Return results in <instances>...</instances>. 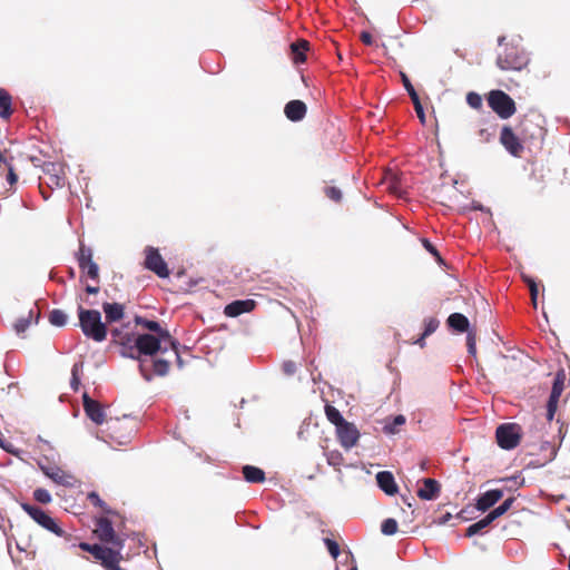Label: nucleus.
I'll return each instance as SVG.
<instances>
[{"instance_id":"obj_1","label":"nucleus","mask_w":570,"mask_h":570,"mask_svg":"<svg viewBox=\"0 0 570 570\" xmlns=\"http://www.w3.org/2000/svg\"><path fill=\"white\" fill-rule=\"evenodd\" d=\"M94 534L101 541V544L81 542L79 548L89 552L104 569L122 570L120 562L124 560L125 539L116 533L111 521L106 517L97 518Z\"/></svg>"},{"instance_id":"obj_2","label":"nucleus","mask_w":570,"mask_h":570,"mask_svg":"<svg viewBox=\"0 0 570 570\" xmlns=\"http://www.w3.org/2000/svg\"><path fill=\"white\" fill-rule=\"evenodd\" d=\"M135 347L139 354L154 356L153 373L165 376L169 372L174 356H170L168 340L154 334H139L135 340Z\"/></svg>"},{"instance_id":"obj_3","label":"nucleus","mask_w":570,"mask_h":570,"mask_svg":"<svg viewBox=\"0 0 570 570\" xmlns=\"http://www.w3.org/2000/svg\"><path fill=\"white\" fill-rule=\"evenodd\" d=\"M79 326L88 338L95 342H102L107 337V326L101 322V314L97 309L78 307Z\"/></svg>"},{"instance_id":"obj_4","label":"nucleus","mask_w":570,"mask_h":570,"mask_svg":"<svg viewBox=\"0 0 570 570\" xmlns=\"http://www.w3.org/2000/svg\"><path fill=\"white\" fill-rule=\"evenodd\" d=\"M528 63L527 53L514 45H507L497 58V66L503 71H520Z\"/></svg>"},{"instance_id":"obj_5","label":"nucleus","mask_w":570,"mask_h":570,"mask_svg":"<svg viewBox=\"0 0 570 570\" xmlns=\"http://www.w3.org/2000/svg\"><path fill=\"white\" fill-rule=\"evenodd\" d=\"M489 107L501 118L509 119L517 111L514 100L502 90H491L487 96Z\"/></svg>"},{"instance_id":"obj_6","label":"nucleus","mask_w":570,"mask_h":570,"mask_svg":"<svg viewBox=\"0 0 570 570\" xmlns=\"http://www.w3.org/2000/svg\"><path fill=\"white\" fill-rule=\"evenodd\" d=\"M135 323L137 325H141L144 328L150 331L154 335H158L165 340H168V344L170 346V356H174L178 367H183V360L178 353V343L173 340L169 332L160 326V324L156 321H150L147 318H144L141 316L135 317Z\"/></svg>"},{"instance_id":"obj_7","label":"nucleus","mask_w":570,"mask_h":570,"mask_svg":"<svg viewBox=\"0 0 570 570\" xmlns=\"http://www.w3.org/2000/svg\"><path fill=\"white\" fill-rule=\"evenodd\" d=\"M495 438L501 449L512 450L520 443L521 426L517 423L501 424L497 428Z\"/></svg>"},{"instance_id":"obj_8","label":"nucleus","mask_w":570,"mask_h":570,"mask_svg":"<svg viewBox=\"0 0 570 570\" xmlns=\"http://www.w3.org/2000/svg\"><path fill=\"white\" fill-rule=\"evenodd\" d=\"M22 509L28 515L35 520L39 525L55 533L58 537H62L65 531L58 525V523L47 514L41 508L23 503Z\"/></svg>"},{"instance_id":"obj_9","label":"nucleus","mask_w":570,"mask_h":570,"mask_svg":"<svg viewBox=\"0 0 570 570\" xmlns=\"http://www.w3.org/2000/svg\"><path fill=\"white\" fill-rule=\"evenodd\" d=\"M144 266L145 268L154 272L160 278H166L169 276L167 263L159 254V250L155 247L147 246L145 248Z\"/></svg>"},{"instance_id":"obj_10","label":"nucleus","mask_w":570,"mask_h":570,"mask_svg":"<svg viewBox=\"0 0 570 570\" xmlns=\"http://www.w3.org/2000/svg\"><path fill=\"white\" fill-rule=\"evenodd\" d=\"M500 142L514 157H521L524 141L518 136L510 126H503L500 134Z\"/></svg>"},{"instance_id":"obj_11","label":"nucleus","mask_w":570,"mask_h":570,"mask_svg":"<svg viewBox=\"0 0 570 570\" xmlns=\"http://www.w3.org/2000/svg\"><path fill=\"white\" fill-rule=\"evenodd\" d=\"M335 430L337 440L345 450L348 451L357 444L361 434L354 423L346 421Z\"/></svg>"},{"instance_id":"obj_12","label":"nucleus","mask_w":570,"mask_h":570,"mask_svg":"<svg viewBox=\"0 0 570 570\" xmlns=\"http://www.w3.org/2000/svg\"><path fill=\"white\" fill-rule=\"evenodd\" d=\"M82 405L87 416L96 424L105 422V412L98 401L92 400L87 393L82 395Z\"/></svg>"},{"instance_id":"obj_13","label":"nucleus","mask_w":570,"mask_h":570,"mask_svg":"<svg viewBox=\"0 0 570 570\" xmlns=\"http://www.w3.org/2000/svg\"><path fill=\"white\" fill-rule=\"evenodd\" d=\"M42 472L55 483L63 487H72L76 482L75 476L59 466H42Z\"/></svg>"},{"instance_id":"obj_14","label":"nucleus","mask_w":570,"mask_h":570,"mask_svg":"<svg viewBox=\"0 0 570 570\" xmlns=\"http://www.w3.org/2000/svg\"><path fill=\"white\" fill-rule=\"evenodd\" d=\"M519 135L522 137V140L527 142L542 137L543 128L524 117L519 124Z\"/></svg>"},{"instance_id":"obj_15","label":"nucleus","mask_w":570,"mask_h":570,"mask_svg":"<svg viewBox=\"0 0 570 570\" xmlns=\"http://www.w3.org/2000/svg\"><path fill=\"white\" fill-rule=\"evenodd\" d=\"M503 498V491L500 489H492L479 495L475 508L485 512L498 503Z\"/></svg>"},{"instance_id":"obj_16","label":"nucleus","mask_w":570,"mask_h":570,"mask_svg":"<svg viewBox=\"0 0 570 570\" xmlns=\"http://www.w3.org/2000/svg\"><path fill=\"white\" fill-rule=\"evenodd\" d=\"M256 306L253 299H238L225 306L224 313L228 317H237L244 313L252 312Z\"/></svg>"},{"instance_id":"obj_17","label":"nucleus","mask_w":570,"mask_h":570,"mask_svg":"<svg viewBox=\"0 0 570 570\" xmlns=\"http://www.w3.org/2000/svg\"><path fill=\"white\" fill-rule=\"evenodd\" d=\"M284 112L291 121H299L305 117L307 107L302 100H291L285 105Z\"/></svg>"},{"instance_id":"obj_18","label":"nucleus","mask_w":570,"mask_h":570,"mask_svg":"<svg viewBox=\"0 0 570 570\" xmlns=\"http://www.w3.org/2000/svg\"><path fill=\"white\" fill-rule=\"evenodd\" d=\"M377 485L382 491H384L387 495H394L397 493V485L395 483L394 476L390 471H381L376 474Z\"/></svg>"},{"instance_id":"obj_19","label":"nucleus","mask_w":570,"mask_h":570,"mask_svg":"<svg viewBox=\"0 0 570 570\" xmlns=\"http://www.w3.org/2000/svg\"><path fill=\"white\" fill-rule=\"evenodd\" d=\"M40 316L39 308L37 306H33L29 309L28 314L26 316H21L17 322L13 324V328L17 334H22L26 332V330L32 324L38 323Z\"/></svg>"},{"instance_id":"obj_20","label":"nucleus","mask_w":570,"mask_h":570,"mask_svg":"<svg viewBox=\"0 0 570 570\" xmlns=\"http://www.w3.org/2000/svg\"><path fill=\"white\" fill-rule=\"evenodd\" d=\"M291 55L294 63H303L306 61V52L309 50V42L305 39H299L289 46Z\"/></svg>"},{"instance_id":"obj_21","label":"nucleus","mask_w":570,"mask_h":570,"mask_svg":"<svg viewBox=\"0 0 570 570\" xmlns=\"http://www.w3.org/2000/svg\"><path fill=\"white\" fill-rule=\"evenodd\" d=\"M424 487L417 491V497L423 500H433L440 492V483L434 479H424Z\"/></svg>"},{"instance_id":"obj_22","label":"nucleus","mask_w":570,"mask_h":570,"mask_svg":"<svg viewBox=\"0 0 570 570\" xmlns=\"http://www.w3.org/2000/svg\"><path fill=\"white\" fill-rule=\"evenodd\" d=\"M102 309L109 323L120 321L124 317V305L119 303H104Z\"/></svg>"},{"instance_id":"obj_23","label":"nucleus","mask_w":570,"mask_h":570,"mask_svg":"<svg viewBox=\"0 0 570 570\" xmlns=\"http://www.w3.org/2000/svg\"><path fill=\"white\" fill-rule=\"evenodd\" d=\"M446 323H448L449 327H451L452 330H454L459 333L468 332L469 326H470L468 317L461 313L451 314L448 317Z\"/></svg>"},{"instance_id":"obj_24","label":"nucleus","mask_w":570,"mask_h":570,"mask_svg":"<svg viewBox=\"0 0 570 570\" xmlns=\"http://www.w3.org/2000/svg\"><path fill=\"white\" fill-rule=\"evenodd\" d=\"M242 472L244 479L249 483H263L266 479L265 472L254 465H244Z\"/></svg>"},{"instance_id":"obj_25","label":"nucleus","mask_w":570,"mask_h":570,"mask_svg":"<svg viewBox=\"0 0 570 570\" xmlns=\"http://www.w3.org/2000/svg\"><path fill=\"white\" fill-rule=\"evenodd\" d=\"M12 112V98L6 89L0 88V117L9 119Z\"/></svg>"},{"instance_id":"obj_26","label":"nucleus","mask_w":570,"mask_h":570,"mask_svg":"<svg viewBox=\"0 0 570 570\" xmlns=\"http://www.w3.org/2000/svg\"><path fill=\"white\" fill-rule=\"evenodd\" d=\"M493 521L494 518L489 512L483 519L468 527L465 535L470 538L480 533L483 529L488 528Z\"/></svg>"},{"instance_id":"obj_27","label":"nucleus","mask_w":570,"mask_h":570,"mask_svg":"<svg viewBox=\"0 0 570 570\" xmlns=\"http://www.w3.org/2000/svg\"><path fill=\"white\" fill-rule=\"evenodd\" d=\"M77 261H78V265H79V268L81 269V272H85L86 265L94 262L91 248L85 246L83 244H80L79 250L77 254Z\"/></svg>"},{"instance_id":"obj_28","label":"nucleus","mask_w":570,"mask_h":570,"mask_svg":"<svg viewBox=\"0 0 570 570\" xmlns=\"http://www.w3.org/2000/svg\"><path fill=\"white\" fill-rule=\"evenodd\" d=\"M325 415L326 419L337 428L338 425H342L346 420L342 416L341 412L333 406L332 404L325 405Z\"/></svg>"},{"instance_id":"obj_29","label":"nucleus","mask_w":570,"mask_h":570,"mask_svg":"<svg viewBox=\"0 0 570 570\" xmlns=\"http://www.w3.org/2000/svg\"><path fill=\"white\" fill-rule=\"evenodd\" d=\"M328 465L333 466L336 471H341V466L344 464V456L338 450L327 451L325 453Z\"/></svg>"},{"instance_id":"obj_30","label":"nucleus","mask_w":570,"mask_h":570,"mask_svg":"<svg viewBox=\"0 0 570 570\" xmlns=\"http://www.w3.org/2000/svg\"><path fill=\"white\" fill-rule=\"evenodd\" d=\"M87 499L89 500V502L95 505V507H98L104 513H107V514H114L115 512L106 504L105 501H102L99 497V494L95 491L92 492H89L88 495H87Z\"/></svg>"},{"instance_id":"obj_31","label":"nucleus","mask_w":570,"mask_h":570,"mask_svg":"<svg viewBox=\"0 0 570 570\" xmlns=\"http://www.w3.org/2000/svg\"><path fill=\"white\" fill-rule=\"evenodd\" d=\"M82 363H76L73 364L72 368H71V381H70V386L71 389L77 392L79 390V386H80V373L82 371Z\"/></svg>"},{"instance_id":"obj_32","label":"nucleus","mask_w":570,"mask_h":570,"mask_svg":"<svg viewBox=\"0 0 570 570\" xmlns=\"http://www.w3.org/2000/svg\"><path fill=\"white\" fill-rule=\"evenodd\" d=\"M514 498L510 497L505 499L499 507L494 508L492 511H490L491 515L497 520L501 515H503L513 504Z\"/></svg>"},{"instance_id":"obj_33","label":"nucleus","mask_w":570,"mask_h":570,"mask_svg":"<svg viewBox=\"0 0 570 570\" xmlns=\"http://www.w3.org/2000/svg\"><path fill=\"white\" fill-rule=\"evenodd\" d=\"M49 322L55 326H63L67 323V315L61 309H53L49 314Z\"/></svg>"},{"instance_id":"obj_34","label":"nucleus","mask_w":570,"mask_h":570,"mask_svg":"<svg viewBox=\"0 0 570 570\" xmlns=\"http://www.w3.org/2000/svg\"><path fill=\"white\" fill-rule=\"evenodd\" d=\"M381 531L385 535H393L397 532V522L393 518L385 519L381 524Z\"/></svg>"},{"instance_id":"obj_35","label":"nucleus","mask_w":570,"mask_h":570,"mask_svg":"<svg viewBox=\"0 0 570 570\" xmlns=\"http://www.w3.org/2000/svg\"><path fill=\"white\" fill-rule=\"evenodd\" d=\"M466 102L473 109L482 108V97L476 92H473V91L469 92L466 95Z\"/></svg>"},{"instance_id":"obj_36","label":"nucleus","mask_w":570,"mask_h":570,"mask_svg":"<svg viewBox=\"0 0 570 570\" xmlns=\"http://www.w3.org/2000/svg\"><path fill=\"white\" fill-rule=\"evenodd\" d=\"M523 279L529 286L532 304L534 307H537V297L539 293L538 285L531 277H523Z\"/></svg>"},{"instance_id":"obj_37","label":"nucleus","mask_w":570,"mask_h":570,"mask_svg":"<svg viewBox=\"0 0 570 570\" xmlns=\"http://www.w3.org/2000/svg\"><path fill=\"white\" fill-rule=\"evenodd\" d=\"M324 193L330 199L334 200L335 203H340L342 200V191L340 188L335 186L325 187Z\"/></svg>"},{"instance_id":"obj_38","label":"nucleus","mask_w":570,"mask_h":570,"mask_svg":"<svg viewBox=\"0 0 570 570\" xmlns=\"http://www.w3.org/2000/svg\"><path fill=\"white\" fill-rule=\"evenodd\" d=\"M33 498L36 501L43 503V504H47L51 501L50 493L46 489H42V488L35 490Z\"/></svg>"},{"instance_id":"obj_39","label":"nucleus","mask_w":570,"mask_h":570,"mask_svg":"<svg viewBox=\"0 0 570 570\" xmlns=\"http://www.w3.org/2000/svg\"><path fill=\"white\" fill-rule=\"evenodd\" d=\"M563 380H564V374L558 373L554 379L553 385H552L551 394L561 396V393H562L563 386H564Z\"/></svg>"},{"instance_id":"obj_40","label":"nucleus","mask_w":570,"mask_h":570,"mask_svg":"<svg viewBox=\"0 0 570 570\" xmlns=\"http://www.w3.org/2000/svg\"><path fill=\"white\" fill-rule=\"evenodd\" d=\"M324 543L333 559H336L341 552L338 543L330 538H325Z\"/></svg>"},{"instance_id":"obj_41","label":"nucleus","mask_w":570,"mask_h":570,"mask_svg":"<svg viewBox=\"0 0 570 570\" xmlns=\"http://www.w3.org/2000/svg\"><path fill=\"white\" fill-rule=\"evenodd\" d=\"M401 78H402V82H403V86L404 88L406 89L409 96L411 99H414L416 97H419L416 90L414 89L413 85L411 83V80L409 79V77L406 76V73L404 72H401Z\"/></svg>"},{"instance_id":"obj_42","label":"nucleus","mask_w":570,"mask_h":570,"mask_svg":"<svg viewBox=\"0 0 570 570\" xmlns=\"http://www.w3.org/2000/svg\"><path fill=\"white\" fill-rule=\"evenodd\" d=\"M422 245L423 247L429 252L431 253L438 261V263L442 264L443 263V259L439 253V250L435 248V246L426 238H423L422 239Z\"/></svg>"},{"instance_id":"obj_43","label":"nucleus","mask_w":570,"mask_h":570,"mask_svg":"<svg viewBox=\"0 0 570 570\" xmlns=\"http://www.w3.org/2000/svg\"><path fill=\"white\" fill-rule=\"evenodd\" d=\"M439 324H440V322L434 317L426 320L423 336H429L432 333H434L436 331V328L439 327Z\"/></svg>"},{"instance_id":"obj_44","label":"nucleus","mask_w":570,"mask_h":570,"mask_svg":"<svg viewBox=\"0 0 570 570\" xmlns=\"http://www.w3.org/2000/svg\"><path fill=\"white\" fill-rule=\"evenodd\" d=\"M413 105H414V109H415V112L420 119V121L422 124L425 122V114H424V109H423V106L421 104V100H420V97H416L414 99H411Z\"/></svg>"},{"instance_id":"obj_45","label":"nucleus","mask_w":570,"mask_h":570,"mask_svg":"<svg viewBox=\"0 0 570 570\" xmlns=\"http://www.w3.org/2000/svg\"><path fill=\"white\" fill-rule=\"evenodd\" d=\"M83 273H86L91 279L97 281L99 277V267L95 262H92L86 265V271Z\"/></svg>"},{"instance_id":"obj_46","label":"nucleus","mask_w":570,"mask_h":570,"mask_svg":"<svg viewBox=\"0 0 570 570\" xmlns=\"http://www.w3.org/2000/svg\"><path fill=\"white\" fill-rule=\"evenodd\" d=\"M282 370H283L284 374L291 376L296 373L297 366H296V363L293 361H285L282 365Z\"/></svg>"},{"instance_id":"obj_47","label":"nucleus","mask_w":570,"mask_h":570,"mask_svg":"<svg viewBox=\"0 0 570 570\" xmlns=\"http://www.w3.org/2000/svg\"><path fill=\"white\" fill-rule=\"evenodd\" d=\"M557 407H558L557 404L551 403V402L548 401V404H547V419H548V421H552V419H553V416L556 414Z\"/></svg>"},{"instance_id":"obj_48","label":"nucleus","mask_w":570,"mask_h":570,"mask_svg":"<svg viewBox=\"0 0 570 570\" xmlns=\"http://www.w3.org/2000/svg\"><path fill=\"white\" fill-rule=\"evenodd\" d=\"M360 39L366 46H372L373 45V37L367 31H362L361 35H360Z\"/></svg>"},{"instance_id":"obj_49","label":"nucleus","mask_w":570,"mask_h":570,"mask_svg":"<svg viewBox=\"0 0 570 570\" xmlns=\"http://www.w3.org/2000/svg\"><path fill=\"white\" fill-rule=\"evenodd\" d=\"M8 175H7V180L9 181L10 185H13L17 183L18 180V176L17 174L13 171V168L11 165H9L8 167Z\"/></svg>"},{"instance_id":"obj_50","label":"nucleus","mask_w":570,"mask_h":570,"mask_svg":"<svg viewBox=\"0 0 570 570\" xmlns=\"http://www.w3.org/2000/svg\"><path fill=\"white\" fill-rule=\"evenodd\" d=\"M139 368H140V372H141L142 376H144L147 381L151 380V373H150V372H149V370L147 368V365H146V362H145V361H140Z\"/></svg>"},{"instance_id":"obj_51","label":"nucleus","mask_w":570,"mask_h":570,"mask_svg":"<svg viewBox=\"0 0 570 570\" xmlns=\"http://www.w3.org/2000/svg\"><path fill=\"white\" fill-rule=\"evenodd\" d=\"M466 345H476V334H475V332L468 330Z\"/></svg>"},{"instance_id":"obj_52","label":"nucleus","mask_w":570,"mask_h":570,"mask_svg":"<svg viewBox=\"0 0 570 570\" xmlns=\"http://www.w3.org/2000/svg\"><path fill=\"white\" fill-rule=\"evenodd\" d=\"M451 519H452V514H451V513H449V512H446V513H444V514L440 518L439 523H440V524H445V523H448Z\"/></svg>"},{"instance_id":"obj_53","label":"nucleus","mask_w":570,"mask_h":570,"mask_svg":"<svg viewBox=\"0 0 570 570\" xmlns=\"http://www.w3.org/2000/svg\"><path fill=\"white\" fill-rule=\"evenodd\" d=\"M86 292H87L88 294H97V293L99 292V287L88 285V286L86 287Z\"/></svg>"},{"instance_id":"obj_54","label":"nucleus","mask_w":570,"mask_h":570,"mask_svg":"<svg viewBox=\"0 0 570 570\" xmlns=\"http://www.w3.org/2000/svg\"><path fill=\"white\" fill-rule=\"evenodd\" d=\"M1 165H4L6 167H8L9 165H11V164L7 160V158H6V156H4V154H3L2 151H0V166H1Z\"/></svg>"},{"instance_id":"obj_55","label":"nucleus","mask_w":570,"mask_h":570,"mask_svg":"<svg viewBox=\"0 0 570 570\" xmlns=\"http://www.w3.org/2000/svg\"><path fill=\"white\" fill-rule=\"evenodd\" d=\"M404 422H405V419H404V416H403V415H397V416H395V419H394V424H395V425H402V424H404Z\"/></svg>"},{"instance_id":"obj_56","label":"nucleus","mask_w":570,"mask_h":570,"mask_svg":"<svg viewBox=\"0 0 570 570\" xmlns=\"http://www.w3.org/2000/svg\"><path fill=\"white\" fill-rule=\"evenodd\" d=\"M468 352L470 355L475 356L476 355V345H466Z\"/></svg>"},{"instance_id":"obj_57","label":"nucleus","mask_w":570,"mask_h":570,"mask_svg":"<svg viewBox=\"0 0 570 570\" xmlns=\"http://www.w3.org/2000/svg\"><path fill=\"white\" fill-rule=\"evenodd\" d=\"M559 399H560L559 395H554V394L550 393V396H549L548 401L558 405Z\"/></svg>"},{"instance_id":"obj_58","label":"nucleus","mask_w":570,"mask_h":570,"mask_svg":"<svg viewBox=\"0 0 570 570\" xmlns=\"http://www.w3.org/2000/svg\"><path fill=\"white\" fill-rule=\"evenodd\" d=\"M107 423H108V429L114 430L119 422H118V420H109Z\"/></svg>"},{"instance_id":"obj_59","label":"nucleus","mask_w":570,"mask_h":570,"mask_svg":"<svg viewBox=\"0 0 570 570\" xmlns=\"http://www.w3.org/2000/svg\"><path fill=\"white\" fill-rule=\"evenodd\" d=\"M425 337H426V336H423V334H422V335H421V337H420V338H417V340L415 341V344H419L421 347H423V346H424V344H425V343H424Z\"/></svg>"},{"instance_id":"obj_60","label":"nucleus","mask_w":570,"mask_h":570,"mask_svg":"<svg viewBox=\"0 0 570 570\" xmlns=\"http://www.w3.org/2000/svg\"><path fill=\"white\" fill-rule=\"evenodd\" d=\"M547 444H548V446H549V448H550V450H551V459H552V458H554V455H556V453H557V450H556V448H554L553 445H550L549 443H547Z\"/></svg>"},{"instance_id":"obj_61","label":"nucleus","mask_w":570,"mask_h":570,"mask_svg":"<svg viewBox=\"0 0 570 570\" xmlns=\"http://www.w3.org/2000/svg\"><path fill=\"white\" fill-rule=\"evenodd\" d=\"M119 334V331L118 330H114L112 331V335L117 336Z\"/></svg>"},{"instance_id":"obj_62","label":"nucleus","mask_w":570,"mask_h":570,"mask_svg":"<svg viewBox=\"0 0 570 570\" xmlns=\"http://www.w3.org/2000/svg\"><path fill=\"white\" fill-rule=\"evenodd\" d=\"M352 570H356V569L354 568V569H352Z\"/></svg>"}]
</instances>
